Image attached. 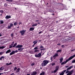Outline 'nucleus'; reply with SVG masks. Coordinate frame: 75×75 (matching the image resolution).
<instances>
[{
    "label": "nucleus",
    "instance_id": "obj_41",
    "mask_svg": "<svg viewBox=\"0 0 75 75\" xmlns=\"http://www.w3.org/2000/svg\"><path fill=\"white\" fill-rule=\"evenodd\" d=\"M14 52H15H15H18V50H16L14 51Z\"/></svg>",
    "mask_w": 75,
    "mask_h": 75
},
{
    "label": "nucleus",
    "instance_id": "obj_60",
    "mask_svg": "<svg viewBox=\"0 0 75 75\" xmlns=\"http://www.w3.org/2000/svg\"><path fill=\"white\" fill-rule=\"evenodd\" d=\"M30 75V74H27V75Z\"/></svg>",
    "mask_w": 75,
    "mask_h": 75
},
{
    "label": "nucleus",
    "instance_id": "obj_40",
    "mask_svg": "<svg viewBox=\"0 0 75 75\" xmlns=\"http://www.w3.org/2000/svg\"><path fill=\"white\" fill-rule=\"evenodd\" d=\"M57 71H58V70L56 69L54 71V73H55V72H57Z\"/></svg>",
    "mask_w": 75,
    "mask_h": 75
},
{
    "label": "nucleus",
    "instance_id": "obj_58",
    "mask_svg": "<svg viewBox=\"0 0 75 75\" xmlns=\"http://www.w3.org/2000/svg\"><path fill=\"white\" fill-rule=\"evenodd\" d=\"M62 47H64V45H62Z\"/></svg>",
    "mask_w": 75,
    "mask_h": 75
},
{
    "label": "nucleus",
    "instance_id": "obj_26",
    "mask_svg": "<svg viewBox=\"0 0 75 75\" xmlns=\"http://www.w3.org/2000/svg\"><path fill=\"white\" fill-rule=\"evenodd\" d=\"M49 11H50V12L51 13H54V11H53L52 10H49Z\"/></svg>",
    "mask_w": 75,
    "mask_h": 75
},
{
    "label": "nucleus",
    "instance_id": "obj_14",
    "mask_svg": "<svg viewBox=\"0 0 75 75\" xmlns=\"http://www.w3.org/2000/svg\"><path fill=\"white\" fill-rule=\"evenodd\" d=\"M60 60V63H61L62 62V60H63V58L61 57L59 59Z\"/></svg>",
    "mask_w": 75,
    "mask_h": 75
},
{
    "label": "nucleus",
    "instance_id": "obj_18",
    "mask_svg": "<svg viewBox=\"0 0 75 75\" xmlns=\"http://www.w3.org/2000/svg\"><path fill=\"white\" fill-rule=\"evenodd\" d=\"M62 51V50H59L57 51V53H58V52H61Z\"/></svg>",
    "mask_w": 75,
    "mask_h": 75
},
{
    "label": "nucleus",
    "instance_id": "obj_28",
    "mask_svg": "<svg viewBox=\"0 0 75 75\" xmlns=\"http://www.w3.org/2000/svg\"><path fill=\"white\" fill-rule=\"evenodd\" d=\"M17 43H15L14 44V45L12 46V47H14L16 45H17Z\"/></svg>",
    "mask_w": 75,
    "mask_h": 75
},
{
    "label": "nucleus",
    "instance_id": "obj_44",
    "mask_svg": "<svg viewBox=\"0 0 75 75\" xmlns=\"http://www.w3.org/2000/svg\"><path fill=\"white\" fill-rule=\"evenodd\" d=\"M40 48H44V47H43V46H41L40 47Z\"/></svg>",
    "mask_w": 75,
    "mask_h": 75
},
{
    "label": "nucleus",
    "instance_id": "obj_53",
    "mask_svg": "<svg viewBox=\"0 0 75 75\" xmlns=\"http://www.w3.org/2000/svg\"><path fill=\"white\" fill-rule=\"evenodd\" d=\"M57 45H61V44H60V43L58 44H57Z\"/></svg>",
    "mask_w": 75,
    "mask_h": 75
},
{
    "label": "nucleus",
    "instance_id": "obj_5",
    "mask_svg": "<svg viewBox=\"0 0 75 75\" xmlns=\"http://www.w3.org/2000/svg\"><path fill=\"white\" fill-rule=\"evenodd\" d=\"M73 71H74L73 70H71V71H69L67 75H71L73 73Z\"/></svg>",
    "mask_w": 75,
    "mask_h": 75
},
{
    "label": "nucleus",
    "instance_id": "obj_1",
    "mask_svg": "<svg viewBox=\"0 0 75 75\" xmlns=\"http://www.w3.org/2000/svg\"><path fill=\"white\" fill-rule=\"evenodd\" d=\"M75 57V54L74 55L70 57L69 58L67 59L66 60V61H64L63 62H62L61 64V65H64V64H66V63L67 62H68V61H70V60H71V59H72V58H74Z\"/></svg>",
    "mask_w": 75,
    "mask_h": 75
},
{
    "label": "nucleus",
    "instance_id": "obj_45",
    "mask_svg": "<svg viewBox=\"0 0 75 75\" xmlns=\"http://www.w3.org/2000/svg\"><path fill=\"white\" fill-rule=\"evenodd\" d=\"M53 58L52 57H51V58H50V59L52 61V59Z\"/></svg>",
    "mask_w": 75,
    "mask_h": 75
},
{
    "label": "nucleus",
    "instance_id": "obj_8",
    "mask_svg": "<svg viewBox=\"0 0 75 75\" xmlns=\"http://www.w3.org/2000/svg\"><path fill=\"white\" fill-rule=\"evenodd\" d=\"M66 71H67L66 70H64V71H63L60 74V75H63L64 74V73L66 72Z\"/></svg>",
    "mask_w": 75,
    "mask_h": 75
},
{
    "label": "nucleus",
    "instance_id": "obj_46",
    "mask_svg": "<svg viewBox=\"0 0 75 75\" xmlns=\"http://www.w3.org/2000/svg\"><path fill=\"white\" fill-rule=\"evenodd\" d=\"M40 50L41 51H42V50H43V51H44V50H45V49L43 48V49H40Z\"/></svg>",
    "mask_w": 75,
    "mask_h": 75
},
{
    "label": "nucleus",
    "instance_id": "obj_59",
    "mask_svg": "<svg viewBox=\"0 0 75 75\" xmlns=\"http://www.w3.org/2000/svg\"><path fill=\"white\" fill-rule=\"evenodd\" d=\"M39 21H38V20H36V21H37V22Z\"/></svg>",
    "mask_w": 75,
    "mask_h": 75
},
{
    "label": "nucleus",
    "instance_id": "obj_6",
    "mask_svg": "<svg viewBox=\"0 0 75 75\" xmlns=\"http://www.w3.org/2000/svg\"><path fill=\"white\" fill-rule=\"evenodd\" d=\"M21 47H23V45H18L16 47V48H21Z\"/></svg>",
    "mask_w": 75,
    "mask_h": 75
},
{
    "label": "nucleus",
    "instance_id": "obj_30",
    "mask_svg": "<svg viewBox=\"0 0 75 75\" xmlns=\"http://www.w3.org/2000/svg\"><path fill=\"white\" fill-rule=\"evenodd\" d=\"M3 69H4L3 68V67H2L0 69V70H1V71H2V70H3Z\"/></svg>",
    "mask_w": 75,
    "mask_h": 75
},
{
    "label": "nucleus",
    "instance_id": "obj_10",
    "mask_svg": "<svg viewBox=\"0 0 75 75\" xmlns=\"http://www.w3.org/2000/svg\"><path fill=\"white\" fill-rule=\"evenodd\" d=\"M38 42V40H35L33 42L34 44V45H35V44H36L37 42Z\"/></svg>",
    "mask_w": 75,
    "mask_h": 75
},
{
    "label": "nucleus",
    "instance_id": "obj_61",
    "mask_svg": "<svg viewBox=\"0 0 75 75\" xmlns=\"http://www.w3.org/2000/svg\"><path fill=\"white\" fill-rule=\"evenodd\" d=\"M74 51V50H71V51Z\"/></svg>",
    "mask_w": 75,
    "mask_h": 75
},
{
    "label": "nucleus",
    "instance_id": "obj_56",
    "mask_svg": "<svg viewBox=\"0 0 75 75\" xmlns=\"http://www.w3.org/2000/svg\"><path fill=\"white\" fill-rule=\"evenodd\" d=\"M14 42H12V43L13 44H14Z\"/></svg>",
    "mask_w": 75,
    "mask_h": 75
},
{
    "label": "nucleus",
    "instance_id": "obj_15",
    "mask_svg": "<svg viewBox=\"0 0 75 75\" xmlns=\"http://www.w3.org/2000/svg\"><path fill=\"white\" fill-rule=\"evenodd\" d=\"M34 30V28H30L29 29L30 31H33Z\"/></svg>",
    "mask_w": 75,
    "mask_h": 75
},
{
    "label": "nucleus",
    "instance_id": "obj_9",
    "mask_svg": "<svg viewBox=\"0 0 75 75\" xmlns=\"http://www.w3.org/2000/svg\"><path fill=\"white\" fill-rule=\"evenodd\" d=\"M15 54V52H14V51H13L12 52H11L10 54V55H13V54Z\"/></svg>",
    "mask_w": 75,
    "mask_h": 75
},
{
    "label": "nucleus",
    "instance_id": "obj_31",
    "mask_svg": "<svg viewBox=\"0 0 75 75\" xmlns=\"http://www.w3.org/2000/svg\"><path fill=\"white\" fill-rule=\"evenodd\" d=\"M9 26L11 27H13V24L12 23H11L10 24Z\"/></svg>",
    "mask_w": 75,
    "mask_h": 75
},
{
    "label": "nucleus",
    "instance_id": "obj_64",
    "mask_svg": "<svg viewBox=\"0 0 75 75\" xmlns=\"http://www.w3.org/2000/svg\"><path fill=\"white\" fill-rule=\"evenodd\" d=\"M52 15H54V14L53 13V14H52Z\"/></svg>",
    "mask_w": 75,
    "mask_h": 75
},
{
    "label": "nucleus",
    "instance_id": "obj_55",
    "mask_svg": "<svg viewBox=\"0 0 75 75\" xmlns=\"http://www.w3.org/2000/svg\"><path fill=\"white\" fill-rule=\"evenodd\" d=\"M69 67V66H67L65 67L66 68H67V67Z\"/></svg>",
    "mask_w": 75,
    "mask_h": 75
},
{
    "label": "nucleus",
    "instance_id": "obj_49",
    "mask_svg": "<svg viewBox=\"0 0 75 75\" xmlns=\"http://www.w3.org/2000/svg\"><path fill=\"white\" fill-rule=\"evenodd\" d=\"M0 11L1 13H3V11Z\"/></svg>",
    "mask_w": 75,
    "mask_h": 75
},
{
    "label": "nucleus",
    "instance_id": "obj_62",
    "mask_svg": "<svg viewBox=\"0 0 75 75\" xmlns=\"http://www.w3.org/2000/svg\"><path fill=\"white\" fill-rule=\"evenodd\" d=\"M13 43H12V44H11V45H12V46H13Z\"/></svg>",
    "mask_w": 75,
    "mask_h": 75
},
{
    "label": "nucleus",
    "instance_id": "obj_33",
    "mask_svg": "<svg viewBox=\"0 0 75 75\" xmlns=\"http://www.w3.org/2000/svg\"><path fill=\"white\" fill-rule=\"evenodd\" d=\"M11 27L10 25H8V29H10V28H11Z\"/></svg>",
    "mask_w": 75,
    "mask_h": 75
},
{
    "label": "nucleus",
    "instance_id": "obj_3",
    "mask_svg": "<svg viewBox=\"0 0 75 75\" xmlns=\"http://www.w3.org/2000/svg\"><path fill=\"white\" fill-rule=\"evenodd\" d=\"M41 53H39L35 55V57H37V58H39V57H41Z\"/></svg>",
    "mask_w": 75,
    "mask_h": 75
},
{
    "label": "nucleus",
    "instance_id": "obj_23",
    "mask_svg": "<svg viewBox=\"0 0 75 75\" xmlns=\"http://www.w3.org/2000/svg\"><path fill=\"white\" fill-rule=\"evenodd\" d=\"M44 74H45V73L44 72H43L40 74V75H43Z\"/></svg>",
    "mask_w": 75,
    "mask_h": 75
},
{
    "label": "nucleus",
    "instance_id": "obj_2",
    "mask_svg": "<svg viewBox=\"0 0 75 75\" xmlns=\"http://www.w3.org/2000/svg\"><path fill=\"white\" fill-rule=\"evenodd\" d=\"M50 62L47 60H44L43 62V63L42 64V67H44L48 63V62Z\"/></svg>",
    "mask_w": 75,
    "mask_h": 75
},
{
    "label": "nucleus",
    "instance_id": "obj_32",
    "mask_svg": "<svg viewBox=\"0 0 75 75\" xmlns=\"http://www.w3.org/2000/svg\"><path fill=\"white\" fill-rule=\"evenodd\" d=\"M17 69V67H15L14 68V71H16V69Z\"/></svg>",
    "mask_w": 75,
    "mask_h": 75
},
{
    "label": "nucleus",
    "instance_id": "obj_47",
    "mask_svg": "<svg viewBox=\"0 0 75 75\" xmlns=\"http://www.w3.org/2000/svg\"><path fill=\"white\" fill-rule=\"evenodd\" d=\"M11 47H12V45H10L9 46V48H11Z\"/></svg>",
    "mask_w": 75,
    "mask_h": 75
},
{
    "label": "nucleus",
    "instance_id": "obj_4",
    "mask_svg": "<svg viewBox=\"0 0 75 75\" xmlns=\"http://www.w3.org/2000/svg\"><path fill=\"white\" fill-rule=\"evenodd\" d=\"M26 31V30H21L20 31V33L22 35H23L24 34L25 32Z\"/></svg>",
    "mask_w": 75,
    "mask_h": 75
},
{
    "label": "nucleus",
    "instance_id": "obj_24",
    "mask_svg": "<svg viewBox=\"0 0 75 75\" xmlns=\"http://www.w3.org/2000/svg\"><path fill=\"white\" fill-rule=\"evenodd\" d=\"M40 50H36L34 51L35 52H38Z\"/></svg>",
    "mask_w": 75,
    "mask_h": 75
},
{
    "label": "nucleus",
    "instance_id": "obj_27",
    "mask_svg": "<svg viewBox=\"0 0 75 75\" xmlns=\"http://www.w3.org/2000/svg\"><path fill=\"white\" fill-rule=\"evenodd\" d=\"M4 58V57L3 56L1 57L0 58V60L1 61L2 60V59Z\"/></svg>",
    "mask_w": 75,
    "mask_h": 75
},
{
    "label": "nucleus",
    "instance_id": "obj_34",
    "mask_svg": "<svg viewBox=\"0 0 75 75\" xmlns=\"http://www.w3.org/2000/svg\"><path fill=\"white\" fill-rule=\"evenodd\" d=\"M55 64V63H53L52 64V66H54V65Z\"/></svg>",
    "mask_w": 75,
    "mask_h": 75
},
{
    "label": "nucleus",
    "instance_id": "obj_38",
    "mask_svg": "<svg viewBox=\"0 0 75 75\" xmlns=\"http://www.w3.org/2000/svg\"><path fill=\"white\" fill-rule=\"evenodd\" d=\"M38 49V47H36L34 48V50H37Z\"/></svg>",
    "mask_w": 75,
    "mask_h": 75
},
{
    "label": "nucleus",
    "instance_id": "obj_36",
    "mask_svg": "<svg viewBox=\"0 0 75 75\" xmlns=\"http://www.w3.org/2000/svg\"><path fill=\"white\" fill-rule=\"evenodd\" d=\"M11 63H7L6 64V65H11Z\"/></svg>",
    "mask_w": 75,
    "mask_h": 75
},
{
    "label": "nucleus",
    "instance_id": "obj_48",
    "mask_svg": "<svg viewBox=\"0 0 75 75\" xmlns=\"http://www.w3.org/2000/svg\"><path fill=\"white\" fill-rule=\"evenodd\" d=\"M13 34L12 33L11 34V37H13Z\"/></svg>",
    "mask_w": 75,
    "mask_h": 75
},
{
    "label": "nucleus",
    "instance_id": "obj_37",
    "mask_svg": "<svg viewBox=\"0 0 75 75\" xmlns=\"http://www.w3.org/2000/svg\"><path fill=\"white\" fill-rule=\"evenodd\" d=\"M72 63H74L75 62V59L74 60H73L72 61Z\"/></svg>",
    "mask_w": 75,
    "mask_h": 75
},
{
    "label": "nucleus",
    "instance_id": "obj_39",
    "mask_svg": "<svg viewBox=\"0 0 75 75\" xmlns=\"http://www.w3.org/2000/svg\"><path fill=\"white\" fill-rule=\"evenodd\" d=\"M4 6L5 7L7 6V4H5L4 5Z\"/></svg>",
    "mask_w": 75,
    "mask_h": 75
},
{
    "label": "nucleus",
    "instance_id": "obj_12",
    "mask_svg": "<svg viewBox=\"0 0 75 75\" xmlns=\"http://www.w3.org/2000/svg\"><path fill=\"white\" fill-rule=\"evenodd\" d=\"M11 52V50H8L6 52V54H8L9 53V52Z\"/></svg>",
    "mask_w": 75,
    "mask_h": 75
},
{
    "label": "nucleus",
    "instance_id": "obj_57",
    "mask_svg": "<svg viewBox=\"0 0 75 75\" xmlns=\"http://www.w3.org/2000/svg\"><path fill=\"white\" fill-rule=\"evenodd\" d=\"M58 21H56V23H58Z\"/></svg>",
    "mask_w": 75,
    "mask_h": 75
},
{
    "label": "nucleus",
    "instance_id": "obj_51",
    "mask_svg": "<svg viewBox=\"0 0 75 75\" xmlns=\"http://www.w3.org/2000/svg\"><path fill=\"white\" fill-rule=\"evenodd\" d=\"M42 33V32H40L39 33V34H41Z\"/></svg>",
    "mask_w": 75,
    "mask_h": 75
},
{
    "label": "nucleus",
    "instance_id": "obj_21",
    "mask_svg": "<svg viewBox=\"0 0 75 75\" xmlns=\"http://www.w3.org/2000/svg\"><path fill=\"white\" fill-rule=\"evenodd\" d=\"M37 24L35 23V24H33L32 25V27H34V26H37Z\"/></svg>",
    "mask_w": 75,
    "mask_h": 75
},
{
    "label": "nucleus",
    "instance_id": "obj_50",
    "mask_svg": "<svg viewBox=\"0 0 75 75\" xmlns=\"http://www.w3.org/2000/svg\"><path fill=\"white\" fill-rule=\"evenodd\" d=\"M3 54V53L2 52H0V55H2Z\"/></svg>",
    "mask_w": 75,
    "mask_h": 75
},
{
    "label": "nucleus",
    "instance_id": "obj_35",
    "mask_svg": "<svg viewBox=\"0 0 75 75\" xmlns=\"http://www.w3.org/2000/svg\"><path fill=\"white\" fill-rule=\"evenodd\" d=\"M14 25H17V23H14Z\"/></svg>",
    "mask_w": 75,
    "mask_h": 75
},
{
    "label": "nucleus",
    "instance_id": "obj_29",
    "mask_svg": "<svg viewBox=\"0 0 75 75\" xmlns=\"http://www.w3.org/2000/svg\"><path fill=\"white\" fill-rule=\"evenodd\" d=\"M58 68H59V67L58 66H57L56 67V69L57 70H58Z\"/></svg>",
    "mask_w": 75,
    "mask_h": 75
},
{
    "label": "nucleus",
    "instance_id": "obj_17",
    "mask_svg": "<svg viewBox=\"0 0 75 75\" xmlns=\"http://www.w3.org/2000/svg\"><path fill=\"white\" fill-rule=\"evenodd\" d=\"M36 74H37V72H33L32 73V75H36Z\"/></svg>",
    "mask_w": 75,
    "mask_h": 75
},
{
    "label": "nucleus",
    "instance_id": "obj_25",
    "mask_svg": "<svg viewBox=\"0 0 75 75\" xmlns=\"http://www.w3.org/2000/svg\"><path fill=\"white\" fill-rule=\"evenodd\" d=\"M5 48V47L4 46L0 47V49H3V48Z\"/></svg>",
    "mask_w": 75,
    "mask_h": 75
},
{
    "label": "nucleus",
    "instance_id": "obj_22",
    "mask_svg": "<svg viewBox=\"0 0 75 75\" xmlns=\"http://www.w3.org/2000/svg\"><path fill=\"white\" fill-rule=\"evenodd\" d=\"M6 1H8V2H12L13 0H6Z\"/></svg>",
    "mask_w": 75,
    "mask_h": 75
},
{
    "label": "nucleus",
    "instance_id": "obj_43",
    "mask_svg": "<svg viewBox=\"0 0 75 75\" xmlns=\"http://www.w3.org/2000/svg\"><path fill=\"white\" fill-rule=\"evenodd\" d=\"M34 63H33L31 65V66H33V65H34Z\"/></svg>",
    "mask_w": 75,
    "mask_h": 75
},
{
    "label": "nucleus",
    "instance_id": "obj_42",
    "mask_svg": "<svg viewBox=\"0 0 75 75\" xmlns=\"http://www.w3.org/2000/svg\"><path fill=\"white\" fill-rule=\"evenodd\" d=\"M68 72H69V71H68V70H67L66 72V74H67L68 73Z\"/></svg>",
    "mask_w": 75,
    "mask_h": 75
},
{
    "label": "nucleus",
    "instance_id": "obj_20",
    "mask_svg": "<svg viewBox=\"0 0 75 75\" xmlns=\"http://www.w3.org/2000/svg\"><path fill=\"white\" fill-rule=\"evenodd\" d=\"M4 22L3 21H0V25H1V24H3L4 23Z\"/></svg>",
    "mask_w": 75,
    "mask_h": 75
},
{
    "label": "nucleus",
    "instance_id": "obj_11",
    "mask_svg": "<svg viewBox=\"0 0 75 75\" xmlns=\"http://www.w3.org/2000/svg\"><path fill=\"white\" fill-rule=\"evenodd\" d=\"M73 68V66H70L67 69V70H69L70 69H71V68Z\"/></svg>",
    "mask_w": 75,
    "mask_h": 75
},
{
    "label": "nucleus",
    "instance_id": "obj_16",
    "mask_svg": "<svg viewBox=\"0 0 75 75\" xmlns=\"http://www.w3.org/2000/svg\"><path fill=\"white\" fill-rule=\"evenodd\" d=\"M58 56V53H56L53 56V57H56Z\"/></svg>",
    "mask_w": 75,
    "mask_h": 75
},
{
    "label": "nucleus",
    "instance_id": "obj_52",
    "mask_svg": "<svg viewBox=\"0 0 75 75\" xmlns=\"http://www.w3.org/2000/svg\"><path fill=\"white\" fill-rule=\"evenodd\" d=\"M30 52L31 53V54H33V51Z\"/></svg>",
    "mask_w": 75,
    "mask_h": 75
},
{
    "label": "nucleus",
    "instance_id": "obj_63",
    "mask_svg": "<svg viewBox=\"0 0 75 75\" xmlns=\"http://www.w3.org/2000/svg\"><path fill=\"white\" fill-rule=\"evenodd\" d=\"M21 23L20 22L19 23V25H20V24H21Z\"/></svg>",
    "mask_w": 75,
    "mask_h": 75
},
{
    "label": "nucleus",
    "instance_id": "obj_7",
    "mask_svg": "<svg viewBox=\"0 0 75 75\" xmlns=\"http://www.w3.org/2000/svg\"><path fill=\"white\" fill-rule=\"evenodd\" d=\"M11 18V16L7 15L5 17V18H6L7 20H8L9 18Z\"/></svg>",
    "mask_w": 75,
    "mask_h": 75
},
{
    "label": "nucleus",
    "instance_id": "obj_13",
    "mask_svg": "<svg viewBox=\"0 0 75 75\" xmlns=\"http://www.w3.org/2000/svg\"><path fill=\"white\" fill-rule=\"evenodd\" d=\"M23 49H24V48H21L18 49V50L19 51H23Z\"/></svg>",
    "mask_w": 75,
    "mask_h": 75
},
{
    "label": "nucleus",
    "instance_id": "obj_54",
    "mask_svg": "<svg viewBox=\"0 0 75 75\" xmlns=\"http://www.w3.org/2000/svg\"><path fill=\"white\" fill-rule=\"evenodd\" d=\"M1 74H3V73H0V75H1Z\"/></svg>",
    "mask_w": 75,
    "mask_h": 75
},
{
    "label": "nucleus",
    "instance_id": "obj_19",
    "mask_svg": "<svg viewBox=\"0 0 75 75\" xmlns=\"http://www.w3.org/2000/svg\"><path fill=\"white\" fill-rule=\"evenodd\" d=\"M19 71H20V69L18 68L16 70V73H17V72H19Z\"/></svg>",
    "mask_w": 75,
    "mask_h": 75
}]
</instances>
